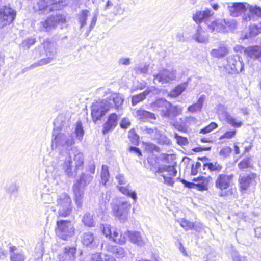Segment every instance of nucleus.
Masks as SVG:
<instances>
[{
    "instance_id": "obj_50",
    "label": "nucleus",
    "mask_w": 261,
    "mask_h": 261,
    "mask_svg": "<svg viewBox=\"0 0 261 261\" xmlns=\"http://www.w3.org/2000/svg\"><path fill=\"white\" fill-rule=\"evenodd\" d=\"M148 66L146 64H141L136 67L135 70L138 74H146L148 71Z\"/></svg>"
},
{
    "instance_id": "obj_12",
    "label": "nucleus",
    "mask_w": 261,
    "mask_h": 261,
    "mask_svg": "<svg viewBox=\"0 0 261 261\" xmlns=\"http://www.w3.org/2000/svg\"><path fill=\"white\" fill-rule=\"evenodd\" d=\"M113 109V107L108 100L95 101L91 106V114H105Z\"/></svg>"
},
{
    "instance_id": "obj_33",
    "label": "nucleus",
    "mask_w": 261,
    "mask_h": 261,
    "mask_svg": "<svg viewBox=\"0 0 261 261\" xmlns=\"http://www.w3.org/2000/svg\"><path fill=\"white\" fill-rule=\"evenodd\" d=\"M58 217H66L69 216L72 211V203H68L65 205L58 208Z\"/></svg>"
},
{
    "instance_id": "obj_44",
    "label": "nucleus",
    "mask_w": 261,
    "mask_h": 261,
    "mask_svg": "<svg viewBox=\"0 0 261 261\" xmlns=\"http://www.w3.org/2000/svg\"><path fill=\"white\" fill-rule=\"evenodd\" d=\"M109 177L110 174L108 170V167L107 165H103L102 166V170L101 173V182L103 185H106V183L109 181Z\"/></svg>"
},
{
    "instance_id": "obj_49",
    "label": "nucleus",
    "mask_w": 261,
    "mask_h": 261,
    "mask_svg": "<svg viewBox=\"0 0 261 261\" xmlns=\"http://www.w3.org/2000/svg\"><path fill=\"white\" fill-rule=\"evenodd\" d=\"M217 124L215 122L211 123L205 127L204 128L200 130L199 133L200 134H207L209 133L214 130L215 128L217 127Z\"/></svg>"
},
{
    "instance_id": "obj_17",
    "label": "nucleus",
    "mask_w": 261,
    "mask_h": 261,
    "mask_svg": "<svg viewBox=\"0 0 261 261\" xmlns=\"http://www.w3.org/2000/svg\"><path fill=\"white\" fill-rule=\"evenodd\" d=\"M212 18L211 17L207 25L210 31L217 32L224 31L226 25L227 24L225 19H218L216 20H212Z\"/></svg>"
},
{
    "instance_id": "obj_2",
    "label": "nucleus",
    "mask_w": 261,
    "mask_h": 261,
    "mask_svg": "<svg viewBox=\"0 0 261 261\" xmlns=\"http://www.w3.org/2000/svg\"><path fill=\"white\" fill-rule=\"evenodd\" d=\"M54 129L53 132L52 148L70 146L74 143L72 138H67L64 133L63 127L68 125L65 121L64 115H58L54 122Z\"/></svg>"
},
{
    "instance_id": "obj_51",
    "label": "nucleus",
    "mask_w": 261,
    "mask_h": 261,
    "mask_svg": "<svg viewBox=\"0 0 261 261\" xmlns=\"http://www.w3.org/2000/svg\"><path fill=\"white\" fill-rule=\"evenodd\" d=\"M128 138L133 144H136L138 142L139 136L134 129H131L128 132Z\"/></svg>"
},
{
    "instance_id": "obj_55",
    "label": "nucleus",
    "mask_w": 261,
    "mask_h": 261,
    "mask_svg": "<svg viewBox=\"0 0 261 261\" xmlns=\"http://www.w3.org/2000/svg\"><path fill=\"white\" fill-rule=\"evenodd\" d=\"M175 138L177 143L180 145H185L188 143V140L186 138L181 137L177 134H175Z\"/></svg>"
},
{
    "instance_id": "obj_24",
    "label": "nucleus",
    "mask_w": 261,
    "mask_h": 261,
    "mask_svg": "<svg viewBox=\"0 0 261 261\" xmlns=\"http://www.w3.org/2000/svg\"><path fill=\"white\" fill-rule=\"evenodd\" d=\"M249 12L247 16L244 15L243 17V20L246 21L254 20L255 19V16L257 17H261V8L259 7H249Z\"/></svg>"
},
{
    "instance_id": "obj_54",
    "label": "nucleus",
    "mask_w": 261,
    "mask_h": 261,
    "mask_svg": "<svg viewBox=\"0 0 261 261\" xmlns=\"http://www.w3.org/2000/svg\"><path fill=\"white\" fill-rule=\"evenodd\" d=\"M172 177V176H170L169 177H167L164 175H162L161 177L158 178V179L160 181H162V178H163V179L164 180V182L165 184L170 185V186H173V184H174V180Z\"/></svg>"
},
{
    "instance_id": "obj_59",
    "label": "nucleus",
    "mask_w": 261,
    "mask_h": 261,
    "mask_svg": "<svg viewBox=\"0 0 261 261\" xmlns=\"http://www.w3.org/2000/svg\"><path fill=\"white\" fill-rule=\"evenodd\" d=\"M121 3L120 2L119 3L114 6L113 13L115 15L121 14L123 13V11L122 9L121 8Z\"/></svg>"
},
{
    "instance_id": "obj_58",
    "label": "nucleus",
    "mask_w": 261,
    "mask_h": 261,
    "mask_svg": "<svg viewBox=\"0 0 261 261\" xmlns=\"http://www.w3.org/2000/svg\"><path fill=\"white\" fill-rule=\"evenodd\" d=\"M236 133V130L226 132L223 135L221 136L220 139L223 138L230 139L233 137Z\"/></svg>"
},
{
    "instance_id": "obj_27",
    "label": "nucleus",
    "mask_w": 261,
    "mask_h": 261,
    "mask_svg": "<svg viewBox=\"0 0 261 261\" xmlns=\"http://www.w3.org/2000/svg\"><path fill=\"white\" fill-rule=\"evenodd\" d=\"M56 202V205L58 208H59L68 203H72V201L67 193L63 192L57 195Z\"/></svg>"
},
{
    "instance_id": "obj_34",
    "label": "nucleus",
    "mask_w": 261,
    "mask_h": 261,
    "mask_svg": "<svg viewBox=\"0 0 261 261\" xmlns=\"http://www.w3.org/2000/svg\"><path fill=\"white\" fill-rule=\"evenodd\" d=\"M84 224L89 227H95V222L93 218V215L89 212L86 213L82 218Z\"/></svg>"
},
{
    "instance_id": "obj_15",
    "label": "nucleus",
    "mask_w": 261,
    "mask_h": 261,
    "mask_svg": "<svg viewBox=\"0 0 261 261\" xmlns=\"http://www.w3.org/2000/svg\"><path fill=\"white\" fill-rule=\"evenodd\" d=\"M248 7V4L244 3H229L227 4V9L232 17L241 15L246 11Z\"/></svg>"
},
{
    "instance_id": "obj_52",
    "label": "nucleus",
    "mask_w": 261,
    "mask_h": 261,
    "mask_svg": "<svg viewBox=\"0 0 261 261\" xmlns=\"http://www.w3.org/2000/svg\"><path fill=\"white\" fill-rule=\"evenodd\" d=\"M36 42V39L33 37L28 38L22 41V45L23 47L29 48L32 45Z\"/></svg>"
},
{
    "instance_id": "obj_5",
    "label": "nucleus",
    "mask_w": 261,
    "mask_h": 261,
    "mask_svg": "<svg viewBox=\"0 0 261 261\" xmlns=\"http://www.w3.org/2000/svg\"><path fill=\"white\" fill-rule=\"evenodd\" d=\"M66 22V16L64 14L57 12L52 14L39 23V30L41 32H49L56 29L58 25Z\"/></svg>"
},
{
    "instance_id": "obj_4",
    "label": "nucleus",
    "mask_w": 261,
    "mask_h": 261,
    "mask_svg": "<svg viewBox=\"0 0 261 261\" xmlns=\"http://www.w3.org/2000/svg\"><path fill=\"white\" fill-rule=\"evenodd\" d=\"M67 5V0H39L33 7L40 14H47L54 10L61 9Z\"/></svg>"
},
{
    "instance_id": "obj_22",
    "label": "nucleus",
    "mask_w": 261,
    "mask_h": 261,
    "mask_svg": "<svg viewBox=\"0 0 261 261\" xmlns=\"http://www.w3.org/2000/svg\"><path fill=\"white\" fill-rule=\"evenodd\" d=\"M10 258L11 261H24L26 259L24 252L15 246L10 247Z\"/></svg>"
},
{
    "instance_id": "obj_28",
    "label": "nucleus",
    "mask_w": 261,
    "mask_h": 261,
    "mask_svg": "<svg viewBox=\"0 0 261 261\" xmlns=\"http://www.w3.org/2000/svg\"><path fill=\"white\" fill-rule=\"evenodd\" d=\"M81 186L79 183L73 185L72 188L75 195V199L77 206L80 207L83 202L84 192L81 188Z\"/></svg>"
},
{
    "instance_id": "obj_46",
    "label": "nucleus",
    "mask_w": 261,
    "mask_h": 261,
    "mask_svg": "<svg viewBox=\"0 0 261 261\" xmlns=\"http://www.w3.org/2000/svg\"><path fill=\"white\" fill-rule=\"evenodd\" d=\"M226 120L229 124L235 127H240L242 124L241 121L236 119L231 115H227Z\"/></svg>"
},
{
    "instance_id": "obj_20",
    "label": "nucleus",
    "mask_w": 261,
    "mask_h": 261,
    "mask_svg": "<svg viewBox=\"0 0 261 261\" xmlns=\"http://www.w3.org/2000/svg\"><path fill=\"white\" fill-rule=\"evenodd\" d=\"M76 248L73 247H66L63 252L59 255L61 261H74L75 257Z\"/></svg>"
},
{
    "instance_id": "obj_62",
    "label": "nucleus",
    "mask_w": 261,
    "mask_h": 261,
    "mask_svg": "<svg viewBox=\"0 0 261 261\" xmlns=\"http://www.w3.org/2000/svg\"><path fill=\"white\" fill-rule=\"evenodd\" d=\"M89 261H103L101 254L97 253L91 255Z\"/></svg>"
},
{
    "instance_id": "obj_40",
    "label": "nucleus",
    "mask_w": 261,
    "mask_h": 261,
    "mask_svg": "<svg viewBox=\"0 0 261 261\" xmlns=\"http://www.w3.org/2000/svg\"><path fill=\"white\" fill-rule=\"evenodd\" d=\"M90 15V12L87 10H83L79 14V21L80 28H82L86 24V20Z\"/></svg>"
},
{
    "instance_id": "obj_30",
    "label": "nucleus",
    "mask_w": 261,
    "mask_h": 261,
    "mask_svg": "<svg viewBox=\"0 0 261 261\" xmlns=\"http://www.w3.org/2000/svg\"><path fill=\"white\" fill-rule=\"evenodd\" d=\"M109 100H112L114 104V108L116 110H120L122 109V104L123 102V97L119 93H113L109 98Z\"/></svg>"
},
{
    "instance_id": "obj_39",
    "label": "nucleus",
    "mask_w": 261,
    "mask_h": 261,
    "mask_svg": "<svg viewBox=\"0 0 261 261\" xmlns=\"http://www.w3.org/2000/svg\"><path fill=\"white\" fill-rule=\"evenodd\" d=\"M187 87V84L183 83L176 86L172 91L170 93L171 97H176L180 95L182 92L185 90Z\"/></svg>"
},
{
    "instance_id": "obj_37",
    "label": "nucleus",
    "mask_w": 261,
    "mask_h": 261,
    "mask_svg": "<svg viewBox=\"0 0 261 261\" xmlns=\"http://www.w3.org/2000/svg\"><path fill=\"white\" fill-rule=\"evenodd\" d=\"M180 226L186 230L194 229L198 230L196 225L192 222H191L186 219H181L178 221Z\"/></svg>"
},
{
    "instance_id": "obj_32",
    "label": "nucleus",
    "mask_w": 261,
    "mask_h": 261,
    "mask_svg": "<svg viewBox=\"0 0 261 261\" xmlns=\"http://www.w3.org/2000/svg\"><path fill=\"white\" fill-rule=\"evenodd\" d=\"M261 33V24L259 26L252 24L249 27V32L248 34H246L244 36H242V39H248L252 37L255 36L258 34Z\"/></svg>"
},
{
    "instance_id": "obj_10",
    "label": "nucleus",
    "mask_w": 261,
    "mask_h": 261,
    "mask_svg": "<svg viewBox=\"0 0 261 261\" xmlns=\"http://www.w3.org/2000/svg\"><path fill=\"white\" fill-rule=\"evenodd\" d=\"M244 64L242 58L239 55L230 56L227 58L225 68L229 73H238L244 69Z\"/></svg>"
},
{
    "instance_id": "obj_63",
    "label": "nucleus",
    "mask_w": 261,
    "mask_h": 261,
    "mask_svg": "<svg viewBox=\"0 0 261 261\" xmlns=\"http://www.w3.org/2000/svg\"><path fill=\"white\" fill-rule=\"evenodd\" d=\"M130 125V122L129 120L126 118H123L120 123L121 127L124 129L128 128V127Z\"/></svg>"
},
{
    "instance_id": "obj_26",
    "label": "nucleus",
    "mask_w": 261,
    "mask_h": 261,
    "mask_svg": "<svg viewBox=\"0 0 261 261\" xmlns=\"http://www.w3.org/2000/svg\"><path fill=\"white\" fill-rule=\"evenodd\" d=\"M229 53V50L224 44H221L217 49H213L211 51L212 57L216 58H221L225 57Z\"/></svg>"
},
{
    "instance_id": "obj_61",
    "label": "nucleus",
    "mask_w": 261,
    "mask_h": 261,
    "mask_svg": "<svg viewBox=\"0 0 261 261\" xmlns=\"http://www.w3.org/2000/svg\"><path fill=\"white\" fill-rule=\"evenodd\" d=\"M232 256L233 261H248L246 257L239 255L237 252H234Z\"/></svg>"
},
{
    "instance_id": "obj_25",
    "label": "nucleus",
    "mask_w": 261,
    "mask_h": 261,
    "mask_svg": "<svg viewBox=\"0 0 261 261\" xmlns=\"http://www.w3.org/2000/svg\"><path fill=\"white\" fill-rule=\"evenodd\" d=\"M193 38L199 43H207L208 42V35L201 27H198L196 33L193 35Z\"/></svg>"
},
{
    "instance_id": "obj_13",
    "label": "nucleus",
    "mask_w": 261,
    "mask_h": 261,
    "mask_svg": "<svg viewBox=\"0 0 261 261\" xmlns=\"http://www.w3.org/2000/svg\"><path fill=\"white\" fill-rule=\"evenodd\" d=\"M16 16V12L11 8L4 7L0 9V29L11 23Z\"/></svg>"
},
{
    "instance_id": "obj_3",
    "label": "nucleus",
    "mask_w": 261,
    "mask_h": 261,
    "mask_svg": "<svg viewBox=\"0 0 261 261\" xmlns=\"http://www.w3.org/2000/svg\"><path fill=\"white\" fill-rule=\"evenodd\" d=\"M72 153H66L62 165L66 175L69 177H74L78 170L82 169L84 163V156L76 148L71 149Z\"/></svg>"
},
{
    "instance_id": "obj_29",
    "label": "nucleus",
    "mask_w": 261,
    "mask_h": 261,
    "mask_svg": "<svg viewBox=\"0 0 261 261\" xmlns=\"http://www.w3.org/2000/svg\"><path fill=\"white\" fill-rule=\"evenodd\" d=\"M154 89V87L147 88L144 92L134 95L132 97V104L133 106H135L138 103L143 101L146 97L152 91V89Z\"/></svg>"
},
{
    "instance_id": "obj_45",
    "label": "nucleus",
    "mask_w": 261,
    "mask_h": 261,
    "mask_svg": "<svg viewBox=\"0 0 261 261\" xmlns=\"http://www.w3.org/2000/svg\"><path fill=\"white\" fill-rule=\"evenodd\" d=\"M75 133L76 134V138L80 141L83 139L84 134V130L83 129L82 124L81 121H78L76 123V127L75 129Z\"/></svg>"
},
{
    "instance_id": "obj_47",
    "label": "nucleus",
    "mask_w": 261,
    "mask_h": 261,
    "mask_svg": "<svg viewBox=\"0 0 261 261\" xmlns=\"http://www.w3.org/2000/svg\"><path fill=\"white\" fill-rule=\"evenodd\" d=\"M113 253L115 255L116 257L119 258H123L125 255L123 248L119 246L114 247L113 248Z\"/></svg>"
},
{
    "instance_id": "obj_31",
    "label": "nucleus",
    "mask_w": 261,
    "mask_h": 261,
    "mask_svg": "<svg viewBox=\"0 0 261 261\" xmlns=\"http://www.w3.org/2000/svg\"><path fill=\"white\" fill-rule=\"evenodd\" d=\"M117 115H109L107 121L103 125L102 132L104 134L113 129L116 125Z\"/></svg>"
},
{
    "instance_id": "obj_60",
    "label": "nucleus",
    "mask_w": 261,
    "mask_h": 261,
    "mask_svg": "<svg viewBox=\"0 0 261 261\" xmlns=\"http://www.w3.org/2000/svg\"><path fill=\"white\" fill-rule=\"evenodd\" d=\"M120 0H108L107 2L106 5L105 6L106 9H108L111 8L112 6H114L115 5L119 3L120 2Z\"/></svg>"
},
{
    "instance_id": "obj_1",
    "label": "nucleus",
    "mask_w": 261,
    "mask_h": 261,
    "mask_svg": "<svg viewBox=\"0 0 261 261\" xmlns=\"http://www.w3.org/2000/svg\"><path fill=\"white\" fill-rule=\"evenodd\" d=\"M101 229L103 234L118 244H124L126 240V237L129 238L131 243L138 246H143L146 243L145 240L142 237L141 233L137 231H127L122 234L115 228H112L108 224H102Z\"/></svg>"
},
{
    "instance_id": "obj_23",
    "label": "nucleus",
    "mask_w": 261,
    "mask_h": 261,
    "mask_svg": "<svg viewBox=\"0 0 261 261\" xmlns=\"http://www.w3.org/2000/svg\"><path fill=\"white\" fill-rule=\"evenodd\" d=\"M256 175L251 173L247 175H244L239 178L240 188L241 189L246 190L250 186V184L255 180Z\"/></svg>"
},
{
    "instance_id": "obj_35",
    "label": "nucleus",
    "mask_w": 261,
    "mask_h": 261,
    "mask_svg": "<svg viewBox=\"0 0 261 261\" xmlns=\"http://www.w3.org/2000/svg\"><path fill=\"white\" fill-rule=\"evenodd\" d=\"M204 100V96L201 95L198 100V101L196 103H195L188 108V112L190 113H197L200 111L201 109L202 108Z\"/></svg>"
},
{
    "instance_id": "obj_43",
    "label": "nucleus",
    "mask_w": 261,
    "mask_h": 261,
    "mask_svg": "<svg viewBox=\"0 0 261 261\" xmlns=\"http://www.w3.org/2000/svg\"><path fill=\"white\" fill-rule=\"evenodd\" d=\"M253 166L252 160L251 158H244L238 164L239 168L241 170L252 168Z\"/></svg>"
},
{
    "instance_id": "obj_53",
    "label": "nucleus",
    "mask_w": 261,
    "mask_h": 261,
    "mask_svg": "<svg viewBox=\"0 0 261 261\" xmlns=\"http://www.w3.org/2000/svg\"><path fill=\"white\" fill-rule=\"evenodd\" d=\"M145 149L146 151L150 152H159V148L152 143H146L145 144Z\"/></svg>"
},
{
    "instance_id": "obj_64",
    "label": "nucleus",
    "mask_w": 261,
    "mask_h": 261,
    "mask_svg": "<svg viewBox=\"0 0 261 261\" xmlns=\"http://www.w3.org/2000/svg\"><path fill=\"white\" fill-rule=\"evenodd\" d=\"M116 180L120 185H124L126 181L123 174H119L116 176Z\"/></svg>"
},
{
    "instance_id": "obj_8",
    "label": "nucleus",
    "mask_w": 261,
    "mask_h": 261,
    "mask_svg": "<svg viewBox=\"0 0 261 261\" xmlns=\"http://www.w3.org/2000/svg\"><path fill=\"white\" fill-rule=\"evenodd\" d=\"M233 175L226 174L219 175L216 180L215 186L222 192L221 196H229L233 193V190L229 188L232 182Z\"/></svg>"
},
{
    "instance_id": "obj_41",
    "label": "nucleus",
    "mask_w": 261,
    "mask_h": 261,
    "mask_svg": "<svg viewBox=\"0 0 261 261\" xmlns=\"http://www.w3.org/2000/svg\"><path fill=\"white\" fill-rule=\"evenodd\" d=\"M117 188L122 194L131 197L135 202L136 201L137 196L135 191H129L126 187L123 186H118Z\"/></svg>"
},
{
    "instance_id": "obj_11",
    "label": "nucleus",
    "mask_w": 261,
    "mask_h": 261,
    "mask_svg": "<svg viewBox=\"0 0 261 261\" xmlns=\"http://www.w3.org/2000/svg\"><path fill=\"white\" fill-rule=\"evenodd\" d=\"M155 105L159 107V111L163 112V114H179L182 111L180 107L173 106L164 99L156 100Z\"/></svg>"
},
{
    "instance_id": "obj_7",
    "label": "nucleus",
    "mask_w": 261,
    "mask_h": 261,
    "mask_svg": "<svg viewBox=\"0 0 261 261\" xmlns=\"http://www.w3.org/2000/svg\"><path fill=\"white\" fill-rule=\"evenodd\" d=\"M42 45L43 46L44 54L47 58L42 59L37 62L32 64L29 67V69H33L39 66H43L51 62L53 60V58L56 54V49L54 44L48 39H46L42 43Z\"/></svg>"
},
{
    "instance_id": "obj_16",
    "label": "nucleus",
    "mask_w": 261,
    "mask_h": 261,
    "mask_svg": "<svg viewBox=\"0 0 261 261\" xmlns=\"http://www.w3.org/2000/svg\"><path fill=\"white\" fill-rule=\"evenodd\" d=\"M213 13H214L212 12L211 10L208 9L202 11H197L193 15V20L197 23L204 21L207 25V23L210 22Z\"/></svg>"
},
{
    "instance_id": "obj_18",
    "label": "nucleus",
    "mask_w": 261,
    "mask_h": 261,
    "mask_svg": "<svg viewBox=\"0 0 261 261\" xmlns=\"http://www.w3.org/2000/svg\"><path fill=\"white\" fill-rule=\"evenodd\" d=\"M167 116H170V115ZM171 116L172 119L170 123L178 130L185 132L188 123V120H186L185 117L180 118L179 117V115H171Z\"/></svg>"
},
{
    "instance_id": "obj_36",
    "label": "nucleus",
    "mask_w": 261,
    "mask_h": 261,
    "mask_svg": "<svg viewBox=\"0 0 261 261\" xmlns=\"http://www.w3.org/2000/svg\"><path fill=\"white\" fill-rule=\"evenodd\" d=\"M212 178L210 176L208 178L201 176L200 177L194 178L193 180L195 182H198V187L200 189L204 190L206 189L207 186L210 180Z\"/></svg>"
},
{
    "instance_id": "obj_19",
    "label": "nucleus",
    "mask_w": 261,
    "mask_h": 261,
    "mask_svg": "<svg viewBox=\"0 0 261 261\" xmlns=\"http://www.w3.org/2000/svg\"><path fill=\"white\" fill-rule=\"evenodd\" d=\"M244 54L250 59L258 60L261 58V46H249L245 49Z\"/></svg>"
},
{
    "instance_id": "obj_6",
    "label": "nucleus",
    "mask_w": 261,
    "mask_h": 261,
    "mask_svg": "<svg viewBox=\"0 0 261 261\" xmlns=\"http://www.w3.org/2000/svg\"><path fill=\"white\" fill-rule=\"evenodd\" d=\"M55 232L60 239L68 241L74 236L75 228L70 221L59 220L57 221Z\"/></svg>"
},
{
    "instance_id": "obj_38",
    "label": "nucleus",
    "mask_w": 261,
    "mask_h": 261,
    "mask_svg": "<svg viewBox=\"0 0 261 261\" xmlns=\"http://www.w3.org/2000/svg\"><path fill=\"white\" fill-rule=\"evenodd\" d=\"M204 169L207 168L211 172H219L222 169V166L217 162L207 163L203 165Z\"/></svg>"
},
{
    "instance_id": "obj_56",
    "label": "nucleus",
    "mask_w": 261,
    "mask_h": 261,
    "mask_svg": "<svg viewBox=\"0 0 261 261\" xmlns=\"http://www.w3.org/2000/svg\"><path fill=\"white\" fill-rule=\"evenodd\" d=\"M165 172H168L170 176H175L177 174V171L173 166H165Z\"/></svg>"
},
{
    "instance_id": "obj_21",
    "label": "nucleus",
    "mask_w": 261,
    "mask_h": 261,
    "mask_svg": "<svg viewBox=\"0 0 261 261\" xmlns=\"http://www.w3.org/2000/svg\"><path fill=\"white\" fill-rule=\"evenodd\" d=\"M82 242L84 245L91 248H96L98 245V242L95 239L94 234L90 232H86L83 234Z\"/></svg>"
},
{
    "instance_id": "obj_57",
    "label": "nucleus",
    "mask_w": 261,
    "mask_h": 261,
    "mask_svg": "<svg viewBox=\"0 0 261 261\" xmlns=\"http://www.w3.org/2000/svg\"><path fill=\"white\" fill-rule=\"evenodd\" d=\"M42 201L45 203H50L53 202L52 196L50 194L44 193L42 194Z\"/></svg>"
},
{
    "instance_id": "obj_48",
    "label": "nucleus",
    "mask_w": 261,
    "mask_h": 261,
    "mask_svg": "<svg viewBox=\"0 0 261 261\" xmlns=\"http://www.w3.org/2000/svg\"><path fill=\"white\" fill-rule=\"evenodd\" d=\"M147 134H150L152 139H158L160 136V132L157 129L146 128L145 130Z\"/></svg>"
},
{
    "instance_id": "obj_42",
    "label": "nucleus",
    "mask_w": 261,
    "mask_h": 261,
    "mask_svg": "<svg viewBox=\"0 0 261 261\" xmlns=\"http://www.w3.org/2000/svg\"><path fill=\"white\" fill-rule=\"evenodd\" d=\"M92 176L82 173L80 176V180L76 183H79V185L81 186H86L92 180Z\"/></svg>"
},
{
    "instance_id": "obj_14",
    "label": "nucleus",
    "mask_w": 261,
    "mask_h": 261,
    "mask_svg": "<svg viewBox=\"0 0 261 261\" xmlns=\"http://www.w3.org/2000/svg\"><path fill=\"white\" fill-rule=\"evenodd\" d=\"M176 79V73L174 71H169L164 69L160 71L158 74L154 75L153 83L154 84L161 83L166 84L170 81H173Z\"/></svg>"
},
{
    "instance_id": "obj_9",
    "label": "nucleus",
    "mask_w": 261,
    "mask_h": 261,
    "mask_svg": "<svg viewBox=\"0 0 261 261\" xmlns=\"http://www.w3.org/2000/svg\"><path fill=\"white\" fill-rule=\"evenodd\" d=\"M131 204L122 198L118 199V203L112 206L113 213L120 221L124 222L127 218V213Z\"/></svg>"
}]
</instances>
